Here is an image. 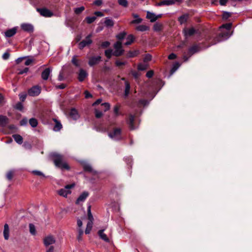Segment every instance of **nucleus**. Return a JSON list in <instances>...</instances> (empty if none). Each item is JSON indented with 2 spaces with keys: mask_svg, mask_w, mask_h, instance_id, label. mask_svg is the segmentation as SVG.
<instances>
[{
  "mask_svg": "<svg viewBox=\"0 0 252 252\" xmlns=\"http://www.w3.org/2000/svg\"><path fill=\"white\" fill-rule=\"evenodd\" d=\"M154 74V71L152 70H151L148 71L147 72L146 76L147 78H151L153 76Z\"/></svg>",
  "mask_w": 252,
  "mask_h": 252,
  "instance_id": "052dcab7",
  "label": "nucleus"
},
{
  "mask_svg": "<svg viewBox=\"0 0 252 252\" xmlns=\"http://www.w3.org/2000/svg\"><path fill=\"white\" fill-rule=\"evenodd\" d=\"M32 172L35 175L40 176H42L43 177H45V175H44V174L40 171L33 170Z\"/></svg>",
  "mask_w": 252,
  "mask_h": 252,
  "instance_id": "13d9d810",
  "label": "nucleus"
},
{
  "mask_svg": "<svg viewBox=\"0 0 252 252\" xmlns=\"http://www.w3.org/2000/svg\"><path fill=\"white\" fill-rule=\"evenodd\" d=\"M89 196V193L87 191H84L82 192L77 198L76 203L78 204L80 202H83L85 200L86 198Z\"/></svg>",
  "mask_w": 252,
  "mask_h": 252,
  "instance_id": "f3484780",
  "label": "nucleus"
},
{
  "mask_svg": "<svg viewBox=\"0 0 252 252\" xmlns=\"http://www.w3.org/2000/svg\"><path fill=\"white\" fill-rule=\"evenodd\" d=\"M83 169H84V170L86 172L91 173L93 171L92 167L89 164H85L83 166Z\"/></svg>",
  "mask_w": 252,
  "mask_h": 252,
  "instance_id": "a18cd8bd",
  "label": "nucleus"
},
{
  "mask_svg": "<svg viewBox=\"0 0 252 252\" xmlns=\"http://www.w3.org/2000/svg\"><path fill=\"white\" fill-rule=\"evenodd\" d=\"M198 32V30L195 29L193 27H191L190 28H185L184 29V33L186 37L191 36L197 33Z\"/></svg>",
  "mask_w": 252,
  "mask_h": 252,
  "instance_id": "0eeeda50",
  "label": "nucleus"
},
{
  "mask_svg": "<svg viewBox=\"0 0 252 252\" xmlns=\"http://www.w3.org/2000/svg\"><path fill=\"white\" fill-rule=\"evenodd\" d=\"M71 63L76 67H79L81 66L80 61L77 59L76 56H74L72 57V59L71 60Z\"/></svg>",
  "mask_w": 252,
  "mask_h": 252,
  "instance_id": "7c9ffc66",
  "label": "nucleus"
},
{
  "mask_svg": "<svg viewBox=\"0 0 252 252\" xmlns=\"http://www.w3.org/2000/svg\"><path fill=\"white\" fill-rule=\"evenodd\" d=\"M87 212H88V220H89V222H93L94 218H93V216L91 213L90 206L88 207V208L87 209Z\"/></svg>",
  "mask_w": 252,
  "mask_h": 252,
  "instance_id": "e433bc0d",
  "label": "nucleus"
},
{
  "mask_svg": "<svg viewBox=\"0 0 252 252\" xmlns=\"http://www.w3.org/2000/svg\"><path fill=\"white\" fill-rule=\"evenodd\" d=\"M15 108L18 110L22 111L23 109V106L21 102H18L16 104Z\"/></svg>",
  "mask_w": 252,
  "mask_h": 252,
  "instance_id": "5fc2aeb1",
  "label": "nucleus"
},
{
  "mask_svg": "<svg viewBox=\"0 0 252 252\" xmlns=\"http://www.w3.org/2000/svg\"><path fill=\"white\" fill-rule=\"evenodd\" d=\"M124 50L122 49H115V51L113 53V55L115 57H119L123 54Z\"/></svg>",
  "mask_w": 252,
  "mask_h": 252,
  "instance_id": "72a5a7b5",
  "label": "nucleus"
},
{
  "mask_svg": "<svg viewBox=\"0 0 252 252\" xmlns=\"http://www.w3.org/2000/svg\"><path fill=\"white\" fill-rule=\"evenodd\" d=\"M101 61V57L100 56L96 57L93 56L89 58L88 64L90 66H93L97 64Z\"/></svg>",
  "mask_w": 252,
  "mask_h": 252,
  "instance_id": "6e6552de",
  "label": "nucleus"
},
{
  "mask_svg": "<svg viewBox=\"0 0 252 252\" xmlns=\"http://www.w3.org/2000/svg\"><path fill=\"white\" fill-rule=\"evenodd\" d=\"M52 159L56 166L62 169L69 170V166L63 162V156L56 153H53L51 155Z\"/></svg>",
  "mask_w": 252,
  "mask_h": 252,
  "instance_id": "f257e3e1",
  "label": "nucleus"
},
{
  "mask_svg": "<svg viewBox=\"0 0 252 252\" xmlns=\"http://www.w3.org/2000/svg\"><path fill=\"white\" fill-rule=\"evenodd\" d=\"M104 231V229L99 230L98 231V234L101 239H102L103 240H104V241H105L106 242H109V239L107 237V235L103 233Z\"/></svg>",
  "mask_w": 252,
  "mask_h": 252,
  "instance_id": "4be33fe9",
  "label": "nucleus"
},
{
  "mask_svg": "<svg viewBox=\"0 0 252 252\" xmlns=\"http://www.w3.org/2000/svg\"><path fill=\"white\" fill-rule=\"evenodd\" d=\"M126 35V33L125 32H120L116 35V38L119 40H122L124 39Z\"/></svg>",
  "mask_w": 252,
  "mask_h": 252,
  "instance_id": "58836bf2",
  "label": "nucleus"
},
{
  "mask_svg": "<svg viewBox=\"0 0 252 252\" xmlns=\"http://www.w3.org/2000/svg\"><path fill=\"white\" fill-rule=\"evenodd\" d=\"M85 10V7L82 6L80 7L75 8L74 9V12L77 15H79Z\"/></svg>",
  "mask_w": 252,
  "mask_h": 252,
  "instance_id": "ea45409f",
  "label": "nucleus"
},
{
  "mask_svg": "<svg viewBox=\"0 0 252 252\" xmlns=\"http://www.w3.org/2000/svg\"><path fill=\"white\" fill-rule=\"evenodd\" d=\"M110 45V43L109 41H104L101 43V47L103 48H106L108 47Z\"/></svg>",
  "mask_w": 252,
  "mask_h": 252,
  "instance_id": "680f3d73",
  "label": "nucleus"
},
{
  "mask_svg": "<svg viewBox=\"0 0 252 252\" xmlns=\"http://www.w3.org/2000/svg\"><path fill=\"white\" fill-rule=\"evenodd\" d=\"M28 123V119L27 118H23L20 122V125L22 126L27 125Z\"/></svg>",
  "mask_w": 252,
  "mask_h": 252,
  "instance_id": "bf43d9fd",
  "label": "nucleus"
},
{
  "mask_svg": "<svg viewBox=\"0 0 252 252\" xmlns=\"http://www.w3.org/2000/svg\"><path fill=\"white\" fill-rule=\"evenodd\" d=\"M173 4V0H162L158 4V6L169 5Z\"/></svg>",
  "mask_w": 252,
  "mask_h": 252,
  "instance_id": "c756f323",
  "label": "nucleus"
},
{
  "mask_svg": "<svg viewBox=\"0 0 252 252\" xmlns=\"http://www.w3.org/2000/svg\"><path fill=\"white\" fill-rule=\"evenodd\" d=\"M4 104V97L3 95L0 93V106H2Z\"/></svg>",
  "mask_w": 252,
  "mask_h": 252,
  "instance_id": "69168bd1",
  "label": "nucleus"
},
{
  "mask_svg": "<svg viewBox=\"0 0 252 252\" xmlns=\"http://www.w3.org/2000/svg\"><path fill=\"white\" fill-rule=\"evenodd\" d=\"M29 124L32 127H35L38 125V121L35 118H32L29 120Z\"/></svg>",
  "mask_w": 252,
  "mask_h": 252,
  "instance_id": "473e14b6",
  "label": "nucleus"
},
{
  "mask_svg": "<svg viewBox=\"0 0 252 252\" xmlns=\"http://www.w3.org/2000/svg\"><path fill=\"white\" fill-rule=\"evenodd\" d=\"M52 71L50 67L46 68L41 73V76L43 80H47Z\"/></svg>",
  "mask_w": 252,
  "mask_h": 252,
  "instance_id": "f8f14e48",
  "label": "nucleus"
},
{
  "mask_svg": "<svg viewBox=\"0 0 252 252\" xmlns=\"http://www.w3.org/2000/svg\"><path fill=\"white\" fill-rule=\"evenodd\" d=\"M88 76L87 72L83 69L81 68L78 74V79L80 82H83Z\"/></svg>",
  "mask_w": 252,
  "mask_h": 252,
  "instance_id": "2eb2a0df",
  "label": "nucleus"
},
{
  "mask_svg": "<svg viewBox=\"0 0 252 252\" xmlns=\"http://www.w3.org/2000/svg\"><path fill=\"white\" fill-rule=\"evenodd\" d=\"M74 186V184L67 185L65 186L64 188L58 190V193L60 196L66 197L67 194L71 193V191L69 189L73 188Z\"/></svg>",
  "mask_w": 252,
  "mask_h": 252,
  "instance_id": "f03ea898",
  "label": "nucleus"
},
{
  "mask_svg": "<svg viewBox=\"0 0 252 252\" xmlns=\"http://www.w3.org/2000/svg\"><path fill=\"white\" fill-rule=\"evenodd\" d=\"M153 29L156 32L160 31L162 29V25L159 23H156L154 25Z\"/></svg>",
  "mask_w": 252,
  "mask_h": 252,
  "instance_id": "4c0bfd02",
  "label": "nucleus"
},
{
  "mask_svg": "<svg viewBox=\"0 0 252 252\" xmlns=\"http://www.w3.org/2000/svg\"><path fill=\"white\" fill-rule=\"evenodd\" d=\"M121 128L116 127L113 129V131L109 133L108 135L111 138H115L116 140H120L121 139Z\"/></svg>",
  "mask_w": 252,
  "mask_h": 252,
  "instance_id": "20e7f679",
  "label": "nucleus"
},
{
  "mask_svg": "<svg viewBox=\"0 0 252 252\" xmlns=\"http://www.w3.org/2000/svg\"><path fill=\"white\" fill-rule=\"evenodd\" d=\"M84 94H85V98L87 99L91 98L93 97L92 94H90L88 91H85Z\"/></svg>",
  "mask_w": 252,
  "mask_h": 252,
  "instance_id": "774afa93",
  "label": "nucleus"
},
{
  "mask_svg": "<svg viewBox=\"0 0 252 252\" xmlns=\"http://www.w3.org/2000/svg\"><path fill=\"white\" fill-rule=\"evenodd\" d=\"M135 30L137 31L145 32L149 30V27L143 25H141L137 26L135 28Z\"/></svg>",
  "mask_w": 252,
  "mask_h": 252,
  "instance_id": "c85d7f7f",
  "label": "nucleus"
},
{
  "mask_svg": "<svg viewBox=\"0 0 252 252\" xmlns=\"http://www.w3.org/2000/svg\"><path fill=\"white\" fill-rule=\"evenodd\" d=\"M55 242V238L52 236H48L44 239V244L46 247L54 244Z\"/></svg>",
  "mask_w": 252,
  "mask_h": 252,
  "instance_id": "ddd939ff",
  "label": "nucleus"
},
{
  "mask_svg": "<svg viewBox=\"0 0 252 252\" xmlns=\"http://www.w3.org/2000/svg\"><path fill=\"white\" fill-rule=\"evenodd\" d=\"M29 228H30V233L33 235H35V234H36L35 227V226L33 224L30 223L29 224Z\"/></svg>",
  "mask_w": 252,
  "mask_h": 252,
  "instance_id": "79ce46f5",
  "label": "nucleus"
},
{
  "mask_svg": "<svg viewBox=\"0 0 252 252\" xmlns=\"http://www.w3.org/2000/svg\"><path fill=\"white\" fill-rule=\"evenodd\" d=\"M92 226L93 222L89 221L87 223V227L85 231L86 234H88L90 233L92 228Z\"/></svg>",
  "mask_w": 252,
  "mask_h": 252,
  "instance_id": "f704fd0d",
  "label": "nucleus"
},
{
  "mask_svg": "<svg viewBox=\"0 0 252 252\" xmlns=\"http://www.w3.org/2000/svg\"><path fill=\"white\" fill-rule=\"evenodd\" d=\"M96 18L95 16L87 17L85 18V20L86 21L88 24H90L93 23L96 20Z\"/></svg>",
  "mask_w": 252,
  "mask_h": 252,
  "instance_id": "a19ab883",
  "label": "nucleus"
},
{
  "mask_svg": "<svg viewBox=\"0 0 252 252\" xmlns=\"http://www.w3.org/2000/svg\"><path fill=\"white\" fill-rule=\"evenodd\" d=\"M66 87V85L65 84H62L61 85H56V89H63L64 88H65Z\"/></svg>",
  "mask_w": 252,
  "mask_h": 252,
  "instance_id": "338daca9",
  "label": "nucleus"
},
{
  "mask_svg": "<svg viewBox=\"0 0 252 252\" xmlns=\"http://www.w3.org/2000/svg\"><path fill=\"white\" fill-rule=\"evenodd\" d=\"M231 13L230 12H226V11H223V14H222V19L223 20H227V19H228L229 17H230L231 16Z\"/></svg>",
  "mask_w": 252,
  "mask_h": 252,
  "instance_id": "c03bdc74",
  "label": "nucleus"
},
{
  "mask_svg": "<svg viewBox=\"0 0 252 252\" xmlns=\"http://www.w3.org/2000/svg\"><path fill=\"white\" fill-rule=\"evenodd\" d=\"M181 64L177 62H174V72L178 69V68L180 66Z\"/></svg>",
  "mask_w": 252,
  "mask_h": 252,
  "instance_id": "0e129e2a",
  "label": "nucleus"
},
{
  "mask_svg": "<svg viewBox=\"0 0 252 252\" xmlns=\"http://www.w3.org/2000/svg\"><path fill=\"white\" fill-rule=\"evenodd\" d=\"M139 54V52L138 50L135 51H129L126 54V58H130L136 57Z\"/></svg>",
  "mask_w": 252,
  "mask_h": 252,
  "instance_id": "412c9836",
  "label": "nucleus"
},
{
  "mask_svg": "<svg viewBox=\"0 0 252 252\" xmlns=\"http://www.w3.org/2000/svg\"><path fill=\"white\" fill-rule=\"evenodd\" d=\"M36 11L39 12L42 16L45 17H51L54 15L53 12L46 7L36 8Z\"/></svg>",
  "mask_w": 252,
  "mask_h": 252,
  "instance_id": "39448f33",
  "label": "nucleus"
},
{
  "mask_svg": "<svg viewBox=\"0 0 252 252\" xmlns=\"http://www.w3.org/2000/svg\"><path fill=\"white\" fill-rule=\"evenodd\" d=\"M101 106L103 108L104 111L106 112L109 109L110 105L109 103L104 102L101 104Z\"/></svg>",
  "mask_w": 252,
  "mask_h": 252,
  "instance_id": "09e8293b",
  "label": "nucleus"
},
{
  "mask_svg": "<svg viewBox=\"0 0 252 252\" xmlns=\"http://www.w3.org/2000/svg\"><path fill=\"white\" fill-rule=\"evenodd\" d=\"M54 121L55 122V125L54 126L53 130L55 131H60L63 127L62 124L55 119H54Z\"/></svg>",
  "mask_w": 252,
  "mask_h": 252,
  "instance_id": "393cba45",
  "label": "nucleus"
},
{
  "mask_svg": "<svg viewBox=\"0 0 252 252\" xmlns=\"http://www.w3.org/2000/svg\"><path fill=\"white\" fill-rule=\"evenodd\" d=\"M41 92V87L39 85L32 86L28 90V94L31 96H37Z\"/></svg>",
  "mask_w": 252,
  "mask_h": 252,
  "instance_id": "7ed1b4c3",
  "label": "nucleus"
},
{
  "mask_svg": "<svg viewBox=\"0 0 252 252\" xmlns=\"http://www.w3.org/2000/svg\"><path fill=\"white\" fill-rule=\"evenodd\" d=\"M69 115L70 117L74 120H77L79 117L78 113L77 110L75 109V108L71 109V110L69 112Z\"/></svg>",
  "mask_w": 252,
  "mask_h": 252,
  "instance_id": "a211bd4d",
  "label": "nucleus"
},
{
  "mask_svg": "<svg viewBox=\"0 0 252 252\" xmlns=\"http://www.w3.org/2000/svg\"><path fill=\"white\" fill-rule=\"evenodd\" d=\"M130 86L129 83L127 81H125V96L127 97L130 92Z\"/></svg>",
  "mask_w": 252,
  "mask_h": 252,
  "instance_id": "cd10ccee",
  "label": "nucleus"
},
{
  "mask_svg": "<svg viewBox=\"0 0 252 252\" xmlns=\"http://www.w3.org/2000/svg\"><path fill=\"white\" fill-rule=\"evenodd\" d=\"M118 2L120 5L123 6L124 7H127L128 6V2L127 0H118Z\"/></svg>",
  "mask_w": 252,
  "mask_h": 252,
  "instance_id": "49530a36",
  "label": "nucleus"
},
{
  "mask_svg": "<svg viewBox=\"0 0 252 252\" xmlns=\"http://www.w3.org/2000/svg\"><path fill=\"white\" fill-rule=\"evenodd\" d=\"M200 47L197 45H193L189 49L188 53L190 56L200 51Z\"/></svg>",
  "mask_w": 252,
  "mask_h": 252,
  "instance_id": "dca6fc26",
  "label": "nucleus"
},
{
  "mask_svg": "<svg viewBox=\"0 0 252 252\" xmlns=\"http://www.w3.org/2000/svg\"><path fill=\"white\" fill-rule=\"evenodd\" d=\"M147 69V65H146V64L140 63L138 65V69L139 70L143 71V70H146Z\"/></svg>",
  "mask_w": 252,
  "mask_h": 252,
  "instance_id": "3c124183",
  "label": "nucleus"
},
{
  "mask_svg": "<svg viewBox=\"0 0 252 252\" xmlns=\"http://www.w3.org/2000/svg\"><path fill=\"white\" fill-rule=\"evenodd\" d=\"M83 234V230L81 228H79L78 229V235L77 236V239L79 241L82 240Z\"/></svg>",
  "mask_w": 252,
  "mask_h": 252,
  "instance_id": "864d4df0",
  "label": "nucleus"
},
{
  "mask_svg": "<svg viewBox=\"0 0 252 252\" xmlns=\"http://www.w3.org/2000/svg\"><path fill=\"white\" fill-rule=\"evenodd\" d=\"M152 58V57L150 54H147L145 56V57L143 59V61L145 63L151 61Z\"/></svg>",
  "mask_w": 252,
  "mask_h": 252,
  "instance_id": "603ef678",
  "label": "nucleus"
},
{
  "mask_svg": "<svg viewBox=\"0 0 252 252\" xmlns=\"http://www.w3.org/2000/svg\"><path fill=\"white\" fill-rule=\"evenodd\" d=\"M13 177V172L12 171H8L6 174V178L8 180H12Z\"/></svg>",
  "mask_w": 252,
  "mask_h": 252,
  "instance_id": "6e6d98bb",
  "label": "nucleus"
},
{
  "mask_svg": "<svg viewBox=\"0 0 252 252\" xmlns=\"http://www.w3.org/2000/svg\"><path fill=\"white\" fill-rule=\"evenodd\" d=\"M125 62H120L119 61H116L115 62V64L117 66L120 67L122 66L125 65Z\"/></svg>",
  "mask_w": 252,
  "mask_h": 252,
  "instance_id": "e2e57ef3",
  "label": "nucleus"
},
{
  "mask_svg": "<svg viewBox=\"0 0 252 252\" xmlns=\"http://www.w3.org/2000/svg\"><path fill=\"white\" fill-rule=\"evenodd\" d=\"M21 28L25 32H27L29 33L32 32H33V26L30 24H22L21 26Z\"/></svg>",
  "mask_w": 252,
  "mask_h": 252,
  "instance_id": "9b49d317",
  "label": "nucleus"
},
{
  "mask_svg": "<svg viewBox=\"0 0 252 252\" xmlns=\"http://www.w3.org/2000/svg\"><path fill=\"white\" fill-rule=\"evenodd\" d=\"M232 24L231 23H226L222 25V27L225 28L227 30H230L232 27Z\"/></svg>",
  "mask_w": 252,
  "mask_h": 252,
  "instance_id": "4d7b16f0",
  "label": "nucleus"
},
{
  "mask_svg": "<svg viewBox=\"0 0 252 252\" xmlns=\"http://www.w3.org/2000/svg\"><path fill=\"white\" fill-rule=\"evenodd\" d=\"M156 15L150 11L147 12L146 18L150 19L151 22H155L156 21Z\"/></svg>",
  "mask_w": 252,
  "mask_h": 252,
  "instance_id": "b1692460",
  "label": "nucleus"
},
{
  "mask_svg": "<svg viewBox=\"0 0 252 252\" xmlns=\"http://www.w3.org/2000/svg\"><path fill=\"white\" fill-rule=\"evenodd\" d=\"M104 24L107 27H112L114 26V22L112 19H110L109 17H106L105 18Z\"/></svg>",
  "mask_w": 252,
  "mask_h": 252,
  "instance_id": "bb28decb",
  "label": "nucleus"
},
{
  "mask_svg": "<svg viewBox=\"0 0 252 252\" xmlns=\"http://www.w3.org/2000/svg\"><path fill=\"white\" fill-rule=\"evenodd\" d=\"M113 50L111 49L106 50L105 51V55L108 59H111L112 56L113 55Z\"/></svg>",
  "mask_w": 252,
  "mask_h": 252,
  "instance_id": "c9c22d12",
  "label": "nucleus"
},
{
  "mask_svg": "<svg viewBox=\"0 0 252 252\" xmlns=\"http://www.w3.org/2000/svg\"><path fill=\"white\" fill-rule=\"evenodd\" d=\"M114 48H115V49H122V42L120 41H117L114 45Z\"/></svg>",
  "mask_w": 252,
  "mask_h": 252,
  "instance_id": "de8ad7c7",
  "label": "nucleus"
},
{
  "mask_svg": "<svg viewBox=\"0 0 252 252\" xmlns=\"http://www.w3.org/2000/svg\"><path fill=\"white\" fill-rule=\"evenodd\" d=\"M18 27H15L12 29H8L4 32L5 37H11L13 36L17 32Z\"/></svg>",
  "mask_w": 252,
  "mask_h": 252,
  "instance_id": "9d476101",
  "label": "nucleus"
},
{
  "mask_svg": "<svg viewBox=\"0 0 252 252\" xmlns=\"http://www.w3.org/2000/svg\"><path fill=\"white\" fill-rule=\"evenodd\" d=\"M94 114L95 117L97 119L100 118L103 115L102 112L96 109H95L94 110Z\"/></svg>",
  "mask_w": 252,
  "mask_h": 252,
  "instance_id": "8fccbe9b",
  "label": "nucleus"
},
{
  "mask_svg": "<svg viewBox=\"0 0 252 252\" xmlns=\"http://www.w3.org/2000/svg\"><path fill=\"white\" fill-rule=\"evenodd\" d=\"M12 137H13L14 140L18 144H22L23 141V138L20 135H19L18 134H13L12 135Z\"/></svg>",
  "mask_w": 252,
  "mask_h": 252,
  "instance_id": "a878e982",
  "label": "nucleus"
},
{
  "mask_svg": "<svg viewBox=\"0 0 252 252\" xmlns=\"http://www.w3.org/2000/svg\"><path fill=\"white\" fill-rule=\"evenodd\" d=\"M3 233L5 240H8L9 239V226L7 223H5L4 225V230Z\"/></svg>",
  "mask_w": 252,
  "mask_h": 252,
  "instance_id": "5701e85b",
  "label": "nucleus"
},
{
  "mask_svg": "<svg viewBox=\"0 0 252 252\" xmlns=\"http://www.w3.org/2000/svg\"><path fill=\"white\" fill-rule=\"evenodd\" d=\"M91 34L88 35L85 39L83 40L79 43L78 48L79 49L82 50L86 46H88L92 43L93 41L91 39Z\"/></svg>",
  "mask_w": 252,
  "mask_h": 252,
  "instance_id": "423d86ee",
  "label": "nucleus"
},
{
  "mask_svg": "<svg viewBox=\"0 0 252 252\" xmlns=\"http://www.w3.org/2000/svg\"><path fill=\"white\" fill-rule=\"evenodd\" d=\"M120 106L119 105H116L114 107V113L116 117L121 114L119 112Z\"/></svg>",
  "mask_w": 252,
  "mask_h": 252,
  "instance_id": "37998d69",
  "label": "nucleus"
},
{
  "mask_svg": "<svg viewBox=\"0 0 252 252\" xmlns=\"http://www.w3.org/2000/svg\"><path fill=\"white\" fill-rule=\"evenodd\" d=\"M134 120L135 116L131 114H130L128 115V117L126 120V123L128 124L130 130H133L135 129Z\"/></svg>",
  "mask_w": 252,
  "mask_h": 252,
  "instance_id": "1a4fd4ad",
  "label": "nucleus"
},
{
  "mask_svg": "<svg viewBox=\"0 0 252 252\" xmlns=\"http://www.w3.org/2000/svg\"><path fill=\"white\" fill-rule=\"evenodd\" d=\"M8 123V119L6 116L0 115V126H5Z\"/></svg>",
  "mask_w": 252,
  "mask_h": 252,
  "instance_id": "6ab92c4d",
  "label": "nucleus"
},
{
  "mask_svg": "<svg viewBox=\"0 0 252 252\" xmlns=\"http://www.w3.org/2000/svg\"><path fill=\"white\" fill-rule=\"evenodd\" d=\"M135 39V37L133 34H129L126 38V41L125 43V45H131L134 42Z\"/></svg>",
  "mask_w": 252,
  "mask_h": 252,
  "instance_id": "aec40b11",
  "label": "nucleus"
},
{
  "mask_svg": "<svg viewBox=\"0 0 252 252\" xmlns=\"http://www.w3.org/2000/svg\"><path fill=\"white\" fill-rule=\"evenodd\" d=\"M132 16L134 19L130 22V24L131 25L139 24L143 21V19L140 18L137 14L132 13Z\"/></svg>",
  "mask_w": 252,
  "mask_h": 252,
  "instance_id": "4468645a",
  "label": "nucleus"
},
{
  "mask_svg": "<svg viewBox=\"0 0 252 252\" xmlns=\"http://www.w3.org/2000/svg\"><path fill=\"white\" fill-rule=\"evenodd\" d=\"M189 16L188 14H184L180 16L178 18V21L182 24L187 22Z\"/></svg>",
  "mask_w": 252,
  "mask_h": 252,
  "instance_id": "2f4dec72",
  "label": "nucleus"
}]
</instances>
